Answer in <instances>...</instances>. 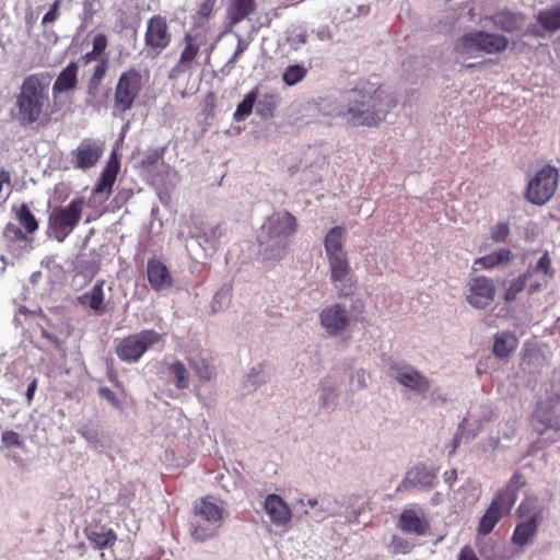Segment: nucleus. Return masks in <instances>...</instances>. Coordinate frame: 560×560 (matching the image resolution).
Segmentation results:
<instances>
[{
	"mask_svg": "<svg viewBox=\"0 0 560 560\" xmlns=\"http://www.w3.org/2000/svg\"><path fill=\"white\" fill-rule=\"evenodd\" d=\"M339 103L336 115L353 127L377 126L397 105L381 84L370 81H361L353 89L341 92Z\"/></svg>",
	"mask_w": 560,
	"mask_h": 560,
	"instance_id": "1",
	"label": "nucleus"
},
{
	"mask_svg": "<svg viewBox=\"0 0 560 560\" xmlns=\"http://www.w3.org/2000/svg\"><path fill=\"white\" fill-rule=\"evenodd\" d=\"M51 75L37 72L26 75L15 94L14 118L21 126H48L55 114L50 100Z\"/></svg>",
	"mask_w": 560,
	"mask_h": 560,
	"instance_id": "2",
	"label": "nucleus"
},
{
	"mask_svg": "<svg viewBox=\"0 0 560 560\" xmlns=\"http://www.w3.org/2000/svg\"><path fill=\"white\" fill-rule=\"evenodd\" d=\"M191 515L190 537L194 541L206 542L218 535L224 518V508L214 495L208 494L194 502Z\"/></svg>",
	"mask_w": 560,
	"mask_h": 560,
	"instance_id": "3",
	"label": "nucleus"
},
{
	"mask_svg": "<svg viewBox=\"0 0 560 560\" xmlns=\"http://www.w3.org/2000/svg\"><path fill=\"white\" fill-rule=\"evenodd\" d=\"M525 486L523 475L516 471L509 480L508 485L501 489L491 501L485 514L478 524V534H490L495 525L506 515L510 514L514 506L518 491Z\"/></svg>",
	"mask_w": 560,
	"mask_h": 560,
	"instance_id": "4",
	"label": "nucleus"
},
{
	"mask_svg": "<svg viewBox=\"0 0 560 560\" xmlns=\"http://www.w3.org/2000/svg\"><path fill=\"white\" fill-rule=\"evenodd\" d=\"M509 46V38L501 34L472 31L460 36L454 45V51L465 57L477 52L488 55L503 52Z\"/></svg>",
	"mask_w": 560,
	"mask_h": 560,
	"instance_id": "5",
	"label": "nucleus"
},
{
	"mask_svg": "<svg viewBox=\"0 0 560 560\" xmlns=\"http://www.w3.org/2000/svg\"><path fill=\"white\" fill-rule=\"evenodd\" d=\"M516 516L518 521L511 541L513 545L523 548L534 542L538 527L544 520L542 509L529 501H522L516 510Z\"/></svg>",
	"mask_w": 560,
	"mask_h": 560,
	"instance_id": "6",
	"label": "nucleus"
},
{
	"mask_svg": "<svg viewBox=\"0 0 560 560\" xmlns=\"http://www.w3.org/2000/svg\"><path fill=\"white\" fill-rule=\"evenodd\" d=\"M163 335L154 329H143L118 341L116 355L125 363H136L152 347L163 341Z\"/></svg>",
	"mask_w": 560,
	"mask_h": 560,
	"instance_id": "7",
	"label": "nucleus"
},
{
	"mask_svg": "<svg viewBox=\"0 0 560 560\" xmlns=\"http://www.w3.org/2000/svg\"><path fill=\"white\" fill-rule=\"evenodd\" d=\"M85 201L75 198L67 206L57 207L49 215L48 228L55 240L63 242L79 224Z\"/></svg>",
	"mask_w": 560,
	"mask_h": 560,
	"instance_id": "8",
	"label": "nucleus"
},
{
	"mask_svg": "<svg viewBox=\"0 0 560 560\" xmlns=\"http://www.w3.org/2000/svg\"><path fill=\"white\" fill-rule=\"evenodd\" d=\"M559 180L558 168L551 165L542 167L528 182L525 198L533 205L542 206L555 195Z\"/></svg>",
	"mask_w": 560,
	"mask_h": 560,
	"instance_id": "9",
	"label": "nucleus"
},
{
	"mask_svg": "<svg viewBox=\"0 0 560 560\" xmlns=\"http://www.w3.org/2000/svg\"><path fill=\"white\" fill-rule=\"evenodd\" d=\"M530 427L539 435L547 431L560 432V396L537 404L530 417Z\"/></svg>",
	"mask_w": 560,
	"mask_h": 560,
	"instance_id": "10",
	"label": "nucleus"
},
{
	"mask_svg": "<svg viewBox=\"0 0 560 560\" xmlns=\"http://www.w3.org/2000/svg\"><path fill=\"white\" fill-rule=\"evenodd\" d=\"M172 42V33L167 20L161 14L151 16L147 22L144 46L153 57L162 54Z\"/></svg>",
	"mask_w": 560,
	"mask_h": 560,
	"instance_id": "11",
	"label": "nucleus"
},
{
	"mask_svg": "<svg viewBox=\"0 0 560 560\" xmlns=\"http://www.w3.org/2000/svg\"><path fill=\"white\" fill-rule=\"evenodd\" d=\"M141 74L131 68L120 75L115 90V108L125 113L129 110L141 91Z\"/></svg>",
	"mask_w": 560,
	"mask_h": 560,
	"instance_id": "12",
	"label": "nucleus"
},
{
	"mask_svg": "<svg viewBox=\"0 0 560 560\" xmlns=\"http://www.w3.org/2000/svg\"><path fill=\"white\" fill-rule=\"evenodd\" d=\"M330 279L339 296H349L354 292L351 267L347 254L327 256Z\"/></svg>",
	"mask_w": 560,
	"mask_h": 560,
	"instance_id": "13",
	"label": "nucleus"
},
{
	"mask_svg": "<svg viewBox=\"0 0 560 560\" xmlns=\"http://www.w3.org/2000/svg\"><path fill=\"white\" fill-rule=\"evenodd\" d=\"M298 226V220L291 212L278 211L267 218L261 229L269 240L285 241L296 233Z\"/></svg>",
	"mask_w": 560,
	"mask_h": 560,
	"instance_id": "14",
	"label": "nucleus"
},
{
	"mask_svg": "<svg viewBox=\"0 0 560 560\" xmlns=\"http://www.w3.org/2000/svg\"><path fill=\"white\" fill-rule=\"evenodd\" d=\"M495 298V287L492 279L485 276L474 277L467 284V302L475 308L487 307Z\"/></svg>",
	"mask_w": 560,
	"mask_h": 560,
	"instance_id": "15",
	"label": "nucleus"
},
{
	"mask_svg": "<svg viewBox=\"0 0 560 560\" xmlns=\"http://www.w3.org/2000/svg\"><path fill=\"white\" fill-rule=\"evenodd\" d=\"M389 372L399 384L419 395H425L430 389L429 380L410 365L394 364Z\"/></svg>",
	"mask_w": 560,
	"mask_h": 560,
	"instance_id": "16",
	"label": "nucleus"
},
{
	"mask_svg": "<svg viewBox=\"0 0 560 560\" xmlns=\"http://www.w3.org/2000/svg\"><path fill=\"white\" fill-rule=\"evenodd\" d=\"M183 43L184 48L179 55V59L168 74V78L173 80L178 79L194 68L195 60L200 50V43H198L197 37L190 33L185 34Z\"/></svg>",
	"mask_w": 560,
	"mask_h": 560,
	"instance_id": "17",
	"label": "nucleus"
},
{
	"mask_svg": "<svg viewBox=\"0 0 560 560\" xmlns=\"http://www.w3.org/2000/svg\"><path fill=\"white\" fill-rule=\"evenodd\" d=\"M103 155V148L96 142L84 139L75 150L71 152V162L74 168L90 170L94 167Z\"/></svg>",
	"mask_w": 560,
	"mask_h": 560,
	"instance_id": "18",
	"label": "nucleus"
},
{
	"mask_svg": "<svg viewBox=\"0 0 560 560\" xmlns=\"http://www.w3.org/2000/svg\"><path fill=\"white\" fill-rule=\"evenodd\" d=\"M320 324L330 336L341 332L349 323L347 310L340 304H335L323 310Z\"/></svg>",
	"mask_w": 560,
	"mask_h": 560,
	"instance_id": "19",
	"label": "nucleus"
},
{
	"mask_svg": "<svg viewBox=\"0 0 560 560\" xmlns=\"http://www.w3.org/2000/svg\"><path fill=\"white\" fill-rule=\"evenodd\" d=\"M436 472L424 465H418L411 468L405 479L397 487V491L408 488L432 489L435 486Z\"/></svg>",
	"mask_w": 560,
	"mask_h": 560,
	"instance_id": "20",
	"label": "nucleus"
},
{
	"mask_svg": "<svg viewBox=\"0 0 560 560\" xmlns=\"http://www.w3.org/2000/svg\"><path fill=\"white\" fill-rule=\"evenodd\" d=\"M398 528L404 533L424 536L430 530V522L424 516H419L412 509H405L398 518Z\"/></svg>",
	"mask_w": 560,
	"mask_h": 560,
	"instance_id": "21",
	"label": "nucleus"
},
{
	"mask_svg": "<svg viewBox=\"0 0 560 560\" xmlns=\"http://www.w3.org/2000/svg\"><path fill=\"white\" fill-rule=\"evenodd\" d=\"M264 508L272 523L278 526L287 525L291 521V510L278 494L272 493L267 495Z\"/></svg>",
	"mask_w": 560,
	"mask_h": 560,
	"instance_id": "22",
	"label": "nucleus"
},
{
	"mask_svg": "<svg viewBox=\"0 0 560 560\" xmlns=\"http://www.w3.org/2000/svg\"><path fill=\"white\" fill-rule=\"evenodd\" d=\"M148 281L153 290L162 291L173 284L167 267L158 259H150L147 265Z\"/></svg>",
	"mask_w": 560,
	"mask_h": 560,
	"instance_id": "23",
	"label": "nucleus"
},
{
	"mask_svg": "<svg viewBox=\"0 0 560 560\" xmlns=\"http://www.w3.org/2000/svg\"><path fill=\"white\" fill-rule=\"evenodd\" d=\"M104 284L105 280L100 279L89 292H85L78 298L81 305L89 306L97 315L104 314L106 310Z\"/></svg>",
	"mask_w": 560,
	"mask_h": 560,
	"instance_id": "24",
	"label": "nucleus"
},
{
	"mask_svg": "<svg viewBox=\"0 0 560 560\" xmlns=\"http://www.w3.org/2000/svg\"><path fill=\"white\" fill-rule=\"evenodd\" d=\"M86 539L96 550H104L112 548L117 541V535L112 528L102 527V530H97L93 527H86L84 529Z\"/></svg>",
	"mask_w": 560,
	"mask_h": 560,
	"instance_id": "25",
	"label": "nucleus"
},
{
	"mask_svg": "<svg viewBox=\"0 0 560 560\" xmlns=\"http://www.w3.org/2000/svg\"><path fill=\"white\" fill-rule=\"evenodd\" d=\"M78 84V65L70 62L57 77L54 85V94H60L73 90Z\"/></svg>",
	"mask_w": 560,
	"mask_h": 560,
	"instance_id": "26",
	"label": "nucleus"
},
{
	"mask_svg": "<svg viewBox=\"0 0 560 560\" xmlns=\"http://www.w3.org/2000/svg\"><path fill=\"white\" fill-rule=\"evenodd\" d=\"M256 10L255 0H231L228 18L231 25H236L247 19Z\"/></svg>",
	"mask_w": 560,
	"mask_h": 560,
	"instance_id": "27",
	"label": "nucleus"
},
{
	"mask_svg": "<svg viewBox=\"0 0 560 560\" xmlns=\"http://www.w3.org/2000/svg\"><path fill=\"white\" fill-rule=\"evenodd\" d=\"M345 234L342 226H334L328 231L324 240L326 256L347 254L343 247Z\"/></svg>",
	"mask_w": 560,
	"mask_h": 560,
	"instance_id": "28",
	"label": "nucleus"
},
{
	"mask_svg": "<svg viewBox=\"0 0 560 560\" xmlns=\"http://www.w3.org/2000/svg\"><path fill=\"white\" fill-rule=\"evenodd\" d=\"M518 346L517 338L509 331L497 334L493 343V354L499 359L508 358Z\"/></svg>",
	"mask_w": 560,
	"mask_h": 560,
	"instance_id": "29",
	"label": "nucleus"
},
{
	"mask_svg": "<svg viewBox=\"0 0 560 560\" xmlns=\"http://www.w3.org/2000/svg\"><path fill=\"white\" fill-rule=\"evenodd\" d=\"M119 171V164L117 161H109L101 173L98 183L95 185L93 192L102 194L107 192V196L112 194V187L116 182V177Z\"/></svg>",
	"mask_w": 560,
	"mask_h": 560,
	"instance_id": "30",
	"label": "nucleus"
},
{
	"mask_svg": "<svg viewBox=\"0 0 560 560\" xmlns=\"http://www.w3.org/2000/svg\"><path fill=\"white\" fill-rule=\"evenodd\" d=\"M490 20L493 25L504 32H515L522 28L523 18L511 11H502L493 14Z\"/></svg>",
	"mask_w": 560,
	"mask_h": 560,
	"instance_id": "31",
	"label": "nucleus"
},
{
	"mask_svg": "<svg viewBox=\"0 0 560 560\" xmlns=\"http://www.w3.org/2000/svg\"><path fill=\"white\" fill-rule=\"evenodd\" d=\"M513 258V254L508 248H501L486 256L479 257L474 265L483 269H493L502 264L509 262Z\"/></svg>",
	"mask_w": 560,
	"mask_h": 560,
	"instance_id": "32",
	"label": "nucleus"
},
{
	"mask_svg": "<svg viewBox=\"0 0 560 560\" xmlns=\"http://www.w3.org/2000/svg\"><path fill=\"white\" fill-rule=\"evenodd\" d=\"M281 97L277 92L264 93L257 102L256 112L262 118H271L280 104Z\"/></svg>",
	"mask_w": 560,
	"mask_h": 560,
	"instance_id": "33",
	"label": "nucleus"
},
{
	"mask_svg": "<svg viewBox=\"0 0 560 560\" xmlns=\"http://www.w3.org/2000/svg\"><path fill=\"white\" fill-rule=\"evenodd\" d=\"M188 363L200 381L209 382L212 378L213 366L211 364V358L203 355L197 359L189 358Z\"/></svg>",
	"mask_w": 560,
	"mask_h": 560,
	"instance_id": "34",
	"label": "nucleus"
},
{
	"mask_svg": "<svg viewBox=\"0 0 560 560\" xmlns=\"http://www.w3.org/2000/svg\"><path fill=\"white\" fill-rule=\"evenodd\" d=\"M15 215L26 233L33 234L38 230V222L26 203L20 206Z\"/></svg>",
	"mask_w": 560,
	"mask_h": 560,
	"instance_id": "35",
	"label": "nucleus"
},
{
	"mask_svg": "<svg viewBox=\"0 0 560 560\" xmlns=\"http://www.w3.org/2000/svg\"><path fill=\"white\" fill-rule=\"evenodd\" d=\"M537 21L540 25L549 31H556L560 28V8L551 10H545L539 12Z\"/></svg>",
	"mask_w": 560,
	"mask_h": 560,
	"instance_id": "36",
	"label": "nucleus"
},
{
	"mask_svg": "<svg viewBox=\"0 0 560 560\" xmlns=\"http://www.w3.org/2000/svg\"><path fill=\"white\" fill-rule=\"evenodd\" d=\"M170 372L175 378L177 389H186L189 386V373L185 364L176 361L170 365Z\"/></svg>",
	"mask_w": 560,
	"mask_h": 560,
	"instance_id": "37",
	"label": "nucleus"
},
{
	"mask_svg": "<svg viewBox=\"0 0 560 560\" xmlns=\"http://www.w3.org/2000/svg\"><path fill=\"white\" fill-rule=\"evenodd\" d=\"M306 74L307 69L304 66L291 65L284 70L282 80L288 86H292L303 81Z\"/></svg>",
	"mask_w": 560,
	"mask_h": 560,
	"instance_id": "38",
	"label": "nucleus"
},
{
	"mask_svg": "<svg viewBox=\"0 0 560 560\" xmlns=\"http://www.w3.org/2000/svg\"><path fill=\"white\" fill-rule=\"evenodd\" d=\"M277 241V243L264 249L265 260L279 261L285 257L289 249V243L283 240Z\"/></svg>",
	"mask_w": 560,
	"mask_h": 560,
	"instance_id": "39",
	"label": "nucleus"
},
{
	"mask_svg": "<svg viewBox=\"0 0 560 560\" xmlns=\"http://www.w3.org/2000/svg\"><path fill=\"white\" fill-rule=\"evenodd\" d=\"M258 97L257 90H253L249 93H247L244 97V100L237 105V108L234 113V118L236 120L244 119L245 117L249 116L254 104Z\"/></svg>",
	"mask_w": 560,
	"mask_h": 560,
	"instance_id": "40",
	"label": "nucleus"
},
{
	"mask_svg": "<svg viewBox=\"0 0 560 560\" xmlns=\"http://www.w3.org/2000/svg\"><path fill=\"white\" fill-rule=\"evenodd\" d=\"M530 277V271L527 270L523 275H520L517 278L511 281L509 288L505 291L504 299L509 302L514 301L518 293H521L527 282V279Z\"/></svg>",
	"mask_w": 560,
	"mask_h": 560,
	"instance_id": "41",
	"label": "nucleus"
},
{
	"mask_svg": "<svg viewBox=\"0 0 560 560\" xmlns=\"http://www.w3.org/2000/svg\"><path fill=\"white\" fill-rule=\"evenodd\" d=\"M1 442L8 450L23 448L25 446L23 438L13 430H5L2 432Z\"/></svg>",
	"mask_w": 560,
	"mask_h": 560,
	"instance_id": "42",
	"label": "nucleus"
},
{
	"mask_svg": "<svg viewBox=\"0 0 560 560\" xmlns=\"http://www.w3.org/2000/svg\"><path fill=\"white\" fill-rule=\"evenodd\" d=\"M529 271H530V275L533 272H537V273L545 275L548 279L553 278L555 270L552 269L551 258H550L548 252H545L542 254V256L537 261L536 266L534 268L529 269Z\"/></svg>",
	"mask_w": 560,
	"mask_h": 560,
	"instance_id": "43",
	"label": "nucleus"
},
{
	"mask_svg": "<svg viewBox=\"0 0 560 560\" xmlns=\"http://www.w3.org/2000/svg\"><path fill=\"white\" fill-rule=\"evenodd\" d=\"M42 337L45 338L52 348L60 354L62 359L67 357V347L65 340L60 339L56 335L49 332L47 329H40Z\"/></svg>",
	"mask_w": 560,
	"mask_h": 560,
	"instance_id": "44",
	"label": "nucleus"
},
{
	"mask_svg": "<svg viewBox=\"0 0 560 560\" xmlns=\"http://www.w3.org/2000/svg\"><path fill=\"white\" fill-rule=\"evenodd\" d=\"M3 236L10 242H24L26 234L14 223H8L3 229Z\"/></svg>",
	"mask_w": 560,
	"mask_h": 560,
	"instance_id": "45",
	"label": "nucleus"
},
{
	"mask_svg": "<svg viewBox=\"0 0 560 560\" xmlns=\"http://www.w3.org/2000/svg\"><path fill=\"white\" fill-rule=\"evenodd\" d=\"M510 234V226L505 222H499L491 226L490 235L494 243H503Z\"/></svg>",
	"mask_w": 560,
	"mask_h": 560,
	"instance_id": "46",
	"label": "nucleus"
},
{
	"mask_svg": "<svg viewBox=\"0 0 560 560\" xmlns=\"http://www.w3.org/2000/svg\"><path fill=\"white\" fill-rule=\"evenodd\" d=\"M389 547L392 549V552L395 555H397V553L406 555V553L410 552V550H411V546H410L409 541L407 539L398 537V536L393 537Z\"/></svg>",
	"mask_w": 560,
	"mask_h": 560,
	"instance_id": "47",
	"label": "nucleus"
},
{
	"mask_svg": "<svg viewBox=\"0 0 560 560\" xmlns=\"http://www.w3.org/2000/svg\"><path fill=\"white\" fill-rule=\"evenodd\" d=\"M107 45H108L107 36L103 33H100V34L95 35L93 38L92 49L96 54L101 55L105 51V49L107 48Z\"/></svg>",
	"mask_w": 560,
	"mask_h": 560,
	"instance_id": "48",
	"label": "nucleus"
},
{
	"mask_svg": "<svg viewBox=\"0 0 560 560\" xmlns=\"http://www.w3.org/2000/svg\"><path fill=\"white\" fill-rule=\"evenodd\" d=\"M98 394L102 398L106 399L113 406L119 408L121 406L120 400L117 398L116 394L108 387H100Z\"/></svg>",
	"mask_w": 560,
	"mask_h": 560,
	"instance_id": "49",
	"label": "nucleus"
},
{
	"mask_svg": "<svg viewBox=\"0 0 560 560\" xmlns=\"http://www.w3.org/2000/svg\"><path fill=\"white\" fill-rule=\"evenodd\" d=\"M59 7H60V0H56L51 5L49 11L43 16L42 23H52L55 22L59 16Z\"/></svg>",
	"mask_w": 560,
	"mask_h": 560,
	"instance_id": "50",
	"label": "nucleus"
},
{
	"mask_svg": "<svg viewBox=\"0 0 560 560\" xmlns=\"http://www.w3.org/2000/svg\"><path fill=\"white\" fill-rule=\"evenodd\" d=\"M106 71H107V60L106 59H102L96 65V67L94 69L92 81L96 82V83H100L103 80V78L105 77Z\"/></svg>",
	"mask_w": 560,
	"mask_h": 560,
	"instance_id": "51",
	"label": "nucleus"
},
{
	"mask_svg": "<svg viewBox=\"0 0 560 560\" xmlns=\"http://www.w3.org/2000/svg\"><path fill=\"white\" fill-rule=\"evenodd\" d=\"M217 1L218 0H205L198 9V15L203 19L209 18L213 12Z\"/></svg>",
	"mask_w": 560,
	"mask_h": 560,
	"instance_id": "52",
	"label": "nucleus"
},
{
	"mask_svg": "<svg viewBox=\"0 0 560 560\" xmlns=\"http://www.w3.org/2000/svg\"><path fill=\"white\" fill-rule=\"evenodd\" d=\"M457 560H479V558L475 553L474 549L466 545L460 549Z\"/></svg>",
	"mask_w": 560,
	"mask_h": 560,
	"instance_id": "53",
	"label": "nucleus"
},
{
	"mask_svg": "<svg viewBox=\"0 0 560 560\" xmlns=\"http://www.w3.org/2000/svg\"><path fill=\"white\" fill-rule=\"evenodd\" d=\"M247 49V44L244 42L242 37H238V43L235 49V52L233 57L231 58L230 62H234L240 55H242Z\"/></svg>",
	"mask_w": 560,
	"mask_h": 560,
	"instance_id": "54",
	"label": "nucleus"
},
{
	"mask_svg": "<svg viewBox=\"0 0 560 560\" xmlns=\"http://www.w3.org/2000/svg\"><path fill=\"white\" fill-rule=\"evenodd\" d=\"M36 388H37V380L33 378L30 382L27 389H26V399L28 400V402H31L33 400Z\"/></svg>",
	"mask_w": 560,
	"mask_h": 560,
	"instance_id": "55",
	"label": "nucleus"
},
{
	"mask_svg": "<svg viewBox=\"0 0 560 560\" xmlns=\"http://www.w3.org/2000/svg\"><path fill=\"white\" fill-rule=\"evenodd\" d=\"M11 183V175L8 171L0 167V192L4 185H9Z\"/></svg>",
	"mask_w": 560,
	"mask_h": 560,
	"instance_id": "56",
	"label": "nucleus"
},
{
	"mask_svg": "<svg viewBox=\"0 0 560 560\" xmlns=\"http://www.w3.org/2000/svg\"><path fill=\"white\" fill-rule=\"evenodd\" d=\"M444 477H445V480L448 482L456 480V478H457L456 469H451V470L445 471Z\"/></svg>",
	"mask_w": 560,
	"mask_h": 560,
	"instance_id": "57",
	"label": "nucleus"
},
{
	"mask_svg": "<svg viewBox=\"0 0 560 560\" xmlns=\"http://www.w3.org/2000/svg\"><path fill=\"white\" fill-rule=\"evenodd\" d=\"M98 56L100 55L92 49L83 56V59L85 60V62H90L92 60H95Z\"/></svg>",
	"mask_w": 560,
	"mask_h": 560,
	"instance_id": "58",
	"label": "nucleus"
},
{
	"mask_svg": "<svg viewBox=\"0 0 560 560\" xmlns=\"http://www.w3.org/2000/svg\"><path fill=\"white\" fill-rule=\"evenodd\" d=\"M459 442H460V438L459 436H455L452 441V448L450 451V455L454 454L459 445Z\"/></svg>",
	"mask_w": 560,
	"mask_h": 560,
	"instance_id": "59",
	"label": "nucleus"
},
{
	"mask_svg": "<svg viewBox=\"0 0 560 560\" xmlns=\"http://www.w3.org/2000/svg\"><path fill=\"white\" fill-rule=\"evenodd\" d=\"M539 289H540V284L539 283H532L529 285L528 292L532 294V293L538 291Z\"/></svg>",
	"mask_w": 560,
	"mask_h": 560,
	"instance_id": "60",
	"label": "nucleus"
},
{
	"mask_svg": "<svg viewBox=\"0 0 560 560\" xmlns=\"http://www.w3.org/2000/svg\"><path fill=\"white\" fill-rule=\"evenodd\" d=\"M475 66H476L475 63H469V65H467L466 67H467V68H472V67H475Z\"/></svg>",
	"mask_w": 560,
	"mask_h": 560,
	"instance_id": "61",
	"label": "nucleus"
}]
</instances>
